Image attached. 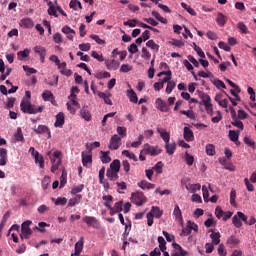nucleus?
<instances>
[{"instance_id":"45","label":"nucleus","mask_w":256,"mask_h":256,"mask_svg":"<svg viewBox=\"0 0 256 256\" xmlns=\"http://www.w3.org/2000/svg\"><path fill=\"white\" fill-rule=\"evenodd\" d=\"M52 201L55 205H61L62 207L67 205V198L65 197H58L56 200L55 198H52Z\"/></svg>"},{"instance_id":"30","label":"nucleus","mask_w":256,"mask_h":256,"mask_svg":"<svg viewBox=\"0 0 256 256\" xmlns=\"http://www.w3.org/2000/svg\"><path fill=\"white\" fill-rule=\"evenodd\" d=\"M138 187L141 189H155V184L147 182V180H142L138 182Z\"/></svg>"},{"instance_id":"22","label":"nucleus","mask_w":256,"mask_h":256,"mask_svg":"<svg viewBox=\"0 0 256 256\" xmlns=\"http://www.w3.org/2000/svg\"><path fill=\"white\" fill-rule=\"evenodd\" d=\"M81 199H83V195L78 194L74 198H71L68 201V207H75V205H79L81 203Z\"/></svg>"},{"instance_id":"41","label":"nucleus","mask_w":256,"mask_h":256,"mask_svg":"<svg viewBox=\"0 0 256 256\" xmlns=\"http://www.w3.org/2000/svg\"><path fill=\"white\" fill-rule=\"evenodd\" d=\"M152 16L155 17V19H157V21H160V23H163V25H167V19L163 18L162 15L159 14V12L153 10Z\"/></svg>"},{"instance_id":"63","label":"nucleus","mask_w":256,"mask_h":256,"mask_svg":"<svg viewBox=\"0 0 256 256\" xmlns=\"http://www.w3.org/2000/svg\"><path fill=\"white\" fill-rule=\"evenodd\" d=\"M184 157L187 165L189 166L193 165L195 158L191 154L186 152Z\"/></svg>"},{"instance_id":"47","label":"nucleus","mask_w":256,"mask_h":256,"mask_svg":"<svg viewBox=\"0 0 256 256\" xmlns=\"http://www.w3.org/2000/svg\"><path fill=\"white\" fill-rule=\"evenodd\" d=\"M181 7L183 9H185L187 11V13H189L190 15H197V13L195 12V9L191 8V6L187 5L185 2L181 3Z\"/></svg>"},{"instance_id":"8","label":"nucleus","mask_w":256,"mask_h":256,"mask_svg":"<svg viewBox=\"0 0 256 256\" xmlns=\"http://www.w3.org/2000/svg\"><path fill=\"white\" fill-rule=\"evenodd\" d=\"M81 157H82V164L84 167H89V165L93 163V155L91 154V152H82Z\"/></svg>"},{"instance_id":"39","label":"nucleus","mask_w":256,"mask_h":256,"mask_svg":"<svg viewBox=\"0 0 256 256\" xmlns=\"http://www.w3.org/2000/svg\"><path fill=\"white\" fill-rule=\"evenodd\" d=\"M29 53H31V51L27 48H25L23 51H19L17 53L19 61H23V59H27V57H29Z\"/></svg>"},{"instance_id":"43","label":"nucleus","mask_w":256,"mask_h":256,"mask_svg":"<svg viewBox=\"0 0 256 256\" xmlns=\"http://www.w3.org/2000/svg\"><path fill=\"white\" fill-rule=\"evenodd\" d=\"M35 163H39L40 169H43L45 167V159L43 158V155L38 154L37 156H34Z\"/></svg>"},{"instance_id":"54","label":"nucleus","mask_w":256,"mask_h":256,"mask_svg":"<svg viewBox=\"0 0 256 256\" xmlns=\"http://www.w3.org/2000/svg\"><path fill=\"white\" fill-rule=\"evenodd\" d=\"M85 189V185L80 184L74 188L71 189V195H77V193H81Z\"/></svg>"},{"instance_id":"51","label":"nucleus","mask_w":256,"mask_h":256,"mask_svg":"<svg viewBox=\"0 0 256 256\" xmlns=\"http://www.w3.org/2000/svg\"><path fill=\"white\" fill-rule=\"evenodd\" d=\"M206 153L210 157H213V155H215V145L213 144L206 145Z\"/></svg>"},{"instance_id":"4","label":"nucleus","mask_w":256,"mask_h":256,"mask_svg":"<svg viewBox=\"0 0 256 256\" xmlns=\"http://www.w3.org/2000/svg\"><path fill=\"white\" fill-rule=\"evenodd\" d=\"M31 221L27 220L22 223L21 225V234H20V239H30L31 235H33V230L29 227L31 225Z\"/></svg>"},{"instance_id":"25","label":"nucleus","mask_w":256,"mask_h":256,"mask_svg":"<svg viewBox=\"0 0 256 256\" xmlns=\"http://www.w3.org/2000/svg\"><path fill=\"white\" fill-rule=\"evenodd\" d=\"M210 239H212V245H219L221 243V233L212 231Z\"/></svg>"},{"instance_id":"24","label":"nucleus","mask_w":256,"mask_h":256,"mask_svg":"<svg viewBox=\"0 0 256 256\" xmlns=\"http://www.w3.org/2000/svg\"><path fill=\"white\" fill-rule=\"evenodd\" d=\"M9 217H11V212L9 211H7L2 217V221L0 223V237L3 233V228L5 227V225H7V221L9 220Z\"/></svg>"},{"instance_id":"38","label":"nucleus","mask_w":256,"mask_h":256,"mask_svg":"<svg viewBox=\"0 0 256 256\" xmlns=\"http://www.w3.org/2000/svg\"><path fill=\"white\" fill-rule=\"evenodd\" d=\"M42 99L44 101H53V99H55V96H53V92L49 91V90H45L42 93Z\"/></svg>"},{"instance_id":"21","label":"nucleus","mask_w":256,"mask_h":256,"mask_svg":"<svg viewBox=\"0 0 256 256\" xmlns=\"http://www.w3.org/2000/svg\"><path fill=\"white\" fill-rule=\"evenodd\" d=\"M7 165V149L0 148V166L5 167Z\"/></svg>"},{"instance_id":"10","label":"nucleus","mask_w":256,"mask_h":256,"mask_svg":"<svg viewBox=\"0 0 256 256\" xmlns=\"http://www.w3.org/2000/svg\"><path fill=\"white\" fill-rule=\"evenodd\" d=\"M34 53L39 55L41 63H45V57L47 56V49L43 46H35Z\"/></svg>"},{"instance_id":"55","label":"nucleus","mask_w":256,"mask_h":256,"mask_svg":"<svg viewBox=\"0 0 256 256\" xmlns=\"http://www.w3.org/2000/svg\"><path fill=\"white\" fill-rule=\"evenodd\" d=\"M139 21H137V19H131L128 21H124L123 25H125V27H137Z\"/></svg>"},{"instance_id":"57","label":"nucleus","mask_w":256,"mask_h":256,"mask_svg":"<svg viewBox=\"0 0 256 256\" xmlns=\"http://www.w3.org/2000/svg\"><path fill=\"white\" fill-rule=\"evenodd\" d=\"M237 197V192L235 191V189H232L230 192V205H232V207H235L236 202L235 199Z\"/></svg>"},{"instance_id":"23","label":"nucleus","mask_w":256,"mask_h":256,"mask_svg":"<svg viewBox=\"0 0 256 256\" xmlns=\"http://www.w3.org/2000/svg\"><path fill=\"white\" fill-rule=\"evenodd\" d=\"M127 97L131 103L139 102V97H137V93L133 89L127 90Z\"/></svg>"},{"instance_id":"62","label":"nucleus","mask_w":256,"mask_h":256,"mask_svg":"<svg viewBox=\"0 0 256 256\" xmlns=\"http://www.w3.org/2000/svg\"><path fill=\"white\" fill-rule=\"evenodd\" d=\"M129 71H133V66H131L129 64H123L120 67V72L121 73H129Z\"/></svg>"},{"instance_id":"7","label":"nucleus","mask_w":256,"mask_h":256,"mask_svg":"<svg viewBox=\"0 0 256 256\" xmlns=\"http://www.w3.org/2000/svg\"><path fill=\"white\" fill-rule=\"evenodd\" d=\"M33 131L37 135H45V133H46L48 139H51V130H49V127H47L45 125H39L37 128H34Z\"/></svg>"},{"instance_id":"5","label":"nucleus","mask_w":256,"mask_h":256,"mask_svg":"<svg viewBox=\"0 0 256 256\" xmlns=\"http://www.w3.org/2000/svg\"><path fill=\"white\" fill-rule=\"evenodd\" d=\"M131 199L132 202L137 205V207H142V205H145V203H147V197H145V194H143V192L132 193Z\"/></svg>"},{"instance_id":"13","label":"nucleus","mask_w":256,"mask_h":256,"mask_svg":"<svg viewBox=\"0 0 256 256\" xmlns=\"http://www.w3.org/2000/svg\"><path fill=\"white\" fill-rule=\"evenodd\" d=\"M19 25L24 29H33L35 24L31 18H23L20 20Z\"/></svg>"},{"instance_id":"1","label":"nucleus","mask_w":256,"mask_h":256,"mask_svg":"<svg viewBox=\"0 0 256 256\" xmlns=\"http://www.w3.org/2000/svg\"><path fill=\"white\" fill-rule=\"evenodd\" d=\"M20 109L23 113H27L28 115H37V113H43V106L36 107L31 104L30 100H26L25 98L21 100Z\"/></svg>"},{"instance_id":"48","label":"nucleus","mask_w":256,"mask_h":256,"mask_svg":"<svg viewBox=\"0 0 256 256\" xmlns=\"http://www.w3.org/2000/svg\"><path fill=\"white\" fill-rule=\"evenodd\" d=\"M176 83H175V81H169L168 83H167V87H166V93L168 94V95H171V93L173 92V89H175V87H176Z\"/></svg>"},{"instance_id":"28","label":"nucleus","mask_w":256,"mask_h":256,"mask_svg":"<svg viewBox=\"0 0 256 256\" xmlns=\"http://www.w3.org/2000/svg\"><path fill=\"white\" fill-rule=\"evenodd\" d=\"M157 133H159L160 137H162L164 143H169L170 141L169 132L165 131V129L157 128Z\"/></svg>"},{"instance_id":"40","label":"nucleus","mask_w":256,"mask_h":256,"mask_svg":"<svg viewBox=\"0 0 256 256\" xmlns=\"http://www.w3.org/2000/svg\"><path fill=\"white\" fill-rule=\"evenodd\" d=\"M48 15H51L52 17H57V10L55 9V4L53 2H48Z\"/></svg>"},{"instance_id":"64","label":"nucleus","mask_w":256,"mask_h":256,"mask_svg":"<svg viewBox=\"0 0 256 256\" xmlns=\"http://www.w3.org/2000/svg\"><path fill=\"white\" fill-rule=\"evenodd\" d=\"M154 171H156L158 175H161V173H163V162H157V164L154 166Z\"/></svg>"},{"instance_id":"6","label":"nucleus","mask_w":256,"mask_h":256,"mask_svg":"<svg viewBox=\"0 0 256 256\" xmlns=\"http://www.w3.org/2000/svg\"><path fill=\"white\" fill-rule=\"evenodd\" d=\"M108 147L112 151H117V149L121 147V137H119L117 134L112 135Z\"/></svg>"},{"instance_id":"53","label":"nucleus","mask_w":256,"mask_h":256,"mask_svg":"<svg viewBox=\"0 0 256 256\" xmlns=\"http://www.w3.org/2000/svg\"><path fill=\"white\" fill-rule=\"evenodd\" d=\"M146 46L149 47L150 49H152L153 51H159V45L157 43H155V41H153V40H149L146 43Z\"/></svg>"},{"instance_id":"33","label":"nucleus","mask_w":256,"mask_h":256,"mask_svg":"<svg viewBox=\"0 0 256 256\" xmlns=\"http://www.w3.org/2000/svg\"><path fill=\"white\" fill-rule=\"evenodd\" d=\"M232 223L234 227H237V229L243 227V222H241V218L239 217L238 212L232 217Z\"/></svg>"},{"instance_id":"12","label":"nucleus","mask_w":256,"mask_h":256,"mask_svg":"<svg viewBox=\"0 0 256 256\" xmlns=\"http://www.w3.org/2000/svg\"><path fill=\"white\" fill-rule=\"evenodd\" d=\"M63 125H65V114L63 112H59L56 115V121L54 123V127H59L61 129Z\"/></svg>"},{"instance_id":"52","label":"nucleus","mask_w":256,"mask_h":256,"mask_svg":"<svg viewBox=\"0 0 256 256\" xmlns=\"http://www.w3.org/2000/svg\"><path fill=\"white\" fill-rule=\"evenodd\" d=\"M98 147H101V143L99 142H93L91 144H86V149H88V152H92L93 149H97Z\"/></svg>"},{"instance_id":"19","label":"nucleus","mask_w":256,"mask_h":256,"mask_svg":"<svg viewBox=\"0 0 256 256\" xmlns=\"http://www.w3.org/2000/svg\"><path fill=\"white\" fill-rule=\"evenodd\" d=\"M240 241L239 238H237V236L235 235H231L230 237H228L227 241H226V245H228L231 249H233V247L239 245Z\"/></svg>"},{"instance_id":"46","label":"nucleus","mask_w":256,"mask_h":256,"mask_svg":"<svg viewBox=\"0 0 256 256\" xmlns=\"http://www.w3.org/2000/svg\"><path fill=\"white\" fill-rule=\"evenodd\" d=\"M237 29H239V31H241V33H243L244 35H248L249 33V28H247V25H245V23L243 22H239L237 24Z\"/></svg>"},{"instance_id":"61","label":"nucleus","mask_w":256,"mask_h":256,"mask_svg":"<svg viewBox=\"0 0 256 256\" xmlns=\"http://www.w3.org/2000/svg\"><path fill=\"white\" fill-rule=\"evenodd\" d=\"M53 41L56 44L63 43V35L61 33L57 32L53 35Z\"/></svg>"},{"instance_id":"17","label":"nucleus","mask_w":256,"mask_h":256,"mask_svg":"<svg viewBox=\"0 0 256 256\" xmlns=\"http://www.w3.org/2000/svg\"><path fill=\"white\" fill-rule=\"evenodd\" d=\"M106 67H107V69H109V71H117V69H119V61H117L115 59L107 60Z\"/></svg>"},{"instance_id":"16","label":"nucleus","mask_w":256,"mask_h":256,"mask_svg":"<svg viewBox=\"0 0 256 256\" xmlns=\"http://www.w3.org/2000/svg\"><path fill=\"white\" fill-rule=\"evenodd\" d=\"M80 116L84 121H91V112L89 111V107L84 106L80 109Z\"/></svg>"},{"instance_id":"20","label":"nucleus","mask_w":256,"mask_h":256,"mask_svg":"<svg viewBox=\"0 0 256 256\" xmlns=\"http://www.w3.org/2000/svg\"><path fill=\"white\" fill-rule=\"evenodd\" d=\"M148 213H151L152 217H155V219H161V217L163 216V210H161L157 206H153Z\"/></svg>"},{"instance_id":"36","label":"nucleus","mask_w":256,"mask_h":256,"mask_svg":"<svg viewBox=\"0 0 256 256\" xmlns=\"http://www.w3.org/2000/svg\"><path fill=\"white\" fill-rule=\"evenodd\" d=\"M186 189L189 193H196V191H201V184H188L186 185Z\"/></svg>"},{"instance_id":"34","label":"nucleus","mask_w":256,"mask_h":256,"mask_svg":"<svg viewBox=\"0 0 256 256\" xmlns=\"http://www.w3.org/2000/svg\"><path fill=\"white\" fill-rule=\"evenodd\" d=\"M239 130H230L229 131V139L230 141H233V143H237L239 141Z\"/></svg>"},{"instance_id":"2","label":"nucleus","mask_w":256,"mask_h":256,"mask_svg":"<svg viewBox=\"0 0 256 256\" xmlns=\"http://www.w3.org/2000/svg\"><path fill=\"white\" fill-rule=\"evenodd\" d=\"M162 149L159 146H152L149 143L144 144V148L142 149V153L144 155H151V157H157V155H161Z\"/></svg>"},{"instance_id":"37","label":"nucleus","mask_w":256,"mask_h":256,"mask_svg":"<svg viewBox=\"0 0 256 256\" xmlns=\"http://www.w3.org/2000/svg\"><path fill=\"white\" fill-rule=\"evenodd\" d=\"M98 97H100V99H103L106 105H113V101H111L109 98L111 97V94L107 96V94H105L104 92H98Z\"/></svg>"},{"instance_id":"29","label":"nucleus","mask_w":256,"mask_h":256,"mask_svg":"<svg viewBox=\"0 0 256 256\" xmlns=\"http://www.w3.org/2000/svg\"><path fill=\"white\" fill-rule=\"evenodd\" d=\"M216 22L220 27H225V23H227V16L223 15V13L219 12L217 14Z\"/></svg>"},{"instance_id":"3","label":"nucleus","mask_w":256,"mask_h":256,"mask_svg":"<svg viewBox=\"0 0 256 256\" xmlns=\"http://www.w3.org/2000/svg\"><path fill=\"white\" fill-rule=\"evenodd\" d=\"M200 99L206 109V113L210 116H213V104L211 103V96L207 93L200 94Z\"/></svg>"},{"instance_id":"31","label":"nucleus","mask_w":256,"mask_h":256,"mask_svg":"<svg viewBox=\"0 0 256 256\" xmlns=\"http://www.w3.org/2000/svg\"><path fill=\"white\" fill-rule=\"evenodd\" d=\"M100 161L104 164L111 163V156H109V151H100Z\"/></svg>"},{"instance_id":"35","label":"nucleus","mask_w":256,"mask_h":256,"mask_svg":"<svg viewBox=\"0 0 256 256\" xmlns=\"http://www.w3.org/2000/svg\"><path fill=\"white\" fill-rule=\"evenodd\" d=\"M158 243L160 251H162V253H165V251H167V242L165 241V238H163V236H159Z\"/></svg>"},{"instance_id":"49","label":"nucleus","mask_w":256,"mask_h":256,"mask_svg":"<svg viewBox=\"0 0 256 256\" xmlns=\"http://www.w3.org/2000/svg\"><path fill=\"white\" fill-rule=\"evenodd\" d=\"M172 247L174 249L172 253H187V251H185V249H183V247L176 242L172 244Z\"/></svg>"},{"instance_id":"32","label":"nucleus","mask_w":256,"mask_h":256,"mask_svg":"<svg viewBox=\"0 0 256 256\" xmlns=\"http://www.w3.org/2000/svg\"><path fill=\"white\" fill-rule=\"evenodd\" d=\"M110 171H116L119 173L121 171V161L119 160H113V162L110 164Z\"/></svg>"},{"instance_id":"50","label":"nucleus","mask_w":256,"mask_h":256,"mask_svg":"<svg viewBox=\"0 0 256 256\" xmlns=\"http://www.w3.org/2000/svg\"><path fill=\"white\" fill-rule=\"evenodd\" d=\"M122 155L128 157V159H132V161H137V156L133 152H129V150L122 151Z\"/></svg>"},{"instance_id":"15","label":"nucleus","mask_w":256,"mask_h":256,"mask_svg":"<svg viewBox=\"0 0 256 256\" xmlns=\"http://www.w3.org/2000/svg\"><path fill=\"white\" fill-rule=\"evenodd\" d=\"M183 137L187 142L193 141L195 139V136L193 135V130L189 127H184Z\"/></svg>"},{"instance_id":"56","label":"nucleus","mask_w":256,"mask_h":256,"mask_svg":"<svg viewBox=\"0 0 256 256\" xmlns=\"http://www.w3.org/2000/svg\"><path fill=\"white\" fill-rule=\"evenodd\" d=\"M14 139L15 141H24V137H23V131L21 130V128L17 129V132L14 135Z\"/></svg>"},{"instance_id":"44","label":"nucleus","mask_w":256,"mask_h":256,"mask_svg":"<svg viewBox=\"0 0 256 256\" xmlns=\"http://www.w3.org/2000/svg\"><path fill=\"white\" fill-rule=\"evenodd\" d=\"M52 78L54 79V81H47L44 80V83H46V85H50V87H57V85H59V76L58 75H53Z\"/></svg>"},{"instance_id":"58","label":"nucleus","mask_w":256,"mask_h":256,"mask_svg":"<svg viewBox=\"0 0 256 256\" xmlns=\"http://www.w3.org/2000/svg\"><path fill=\"white\" fill-rule=\"evenodd\" d=\"M141 57H142V59H146V61H149V59H151V53L149 52V50H147L146 47L142 48Z\"/></svg>"},{"instance_id":"59","label":"nucleus","mask_w":256,"mask_h":256,"mask_svg":"<svg viewBox=\"0 0 256 256\" xmlns=\"http://www.w3.org/2000/svg\"><path fill=\"white\" fill-rule=\"evenodd\" d=\"M168 43L169 45H174V47H185V43L177 39H172V41H169Z\"/></svg>"},{"instance_id":"14","label":"nucleus","mask_w":256,"mask_h":256,"mask_svg":"<svg viewBox=\"0 0 256 256\" xmlns=\"http://www.w3.org/2000/svg\"><path fill=\"white\" fill-rule=\"evenodd\" d=\"M173 215L178 223L183 225V214L181 213V208H179V205H175Z\"/></svg>"},{"instance_id":"27","label":"nucleus","mask_w":256,"mask_h":256,"mask_svg":"<svg viewBox=\"0 0 256 256\" xmlns=\"http://www.w3.org/2000/svg\"><path fill=\"white\" fill-rule=\"evenodd\" d=\"M106 177H108L110 181H117V179H119V172L115 170H107Z\"/></svg>"},{"instance_id":"26","label":"nucleus","mask_w":256,"mask_h":256,"mask_svg":"<svg viewBox=\"0 0 256 256\" xmlns=\"http://www.w3.org/2000/svg\"><path fill=\"white\" fill-rule=\"evenodd\" d=\"M165 149L168 155H173V153H175V150L177 149V144H175V142L173 143L166 142Z\"/></svg>"},{"instance_id":"42","label":"nucleus","mask_w":256,"mask_h":256,"mask_svg":"<svg viewBox=\"0 0 256 256\" xmlns=\"http://www.w3.org/2000/svg\"><path fill=\"white\" fill-rule=\"evenodd\" d=\"M180 113L182 115H186V117H188V119H192V121H195L196 119L195 112H193V110H181Z\"/></svg>"},{"instance_id":"18","label":"nucleus","mask_w":256,"mask_h":256,"mask_svg":"<svg viewBox=\"0 0 256 256\" xmlns=\"http://www.w3.org/2000/svg\"><path fill=\"white\" fill-rule=\"evenodd\" d=\"M84 238L81 237L79 239L78 242H76L75 244V252H74V256H80L81 255V251H83V245H84Z\"/></svg>"},{"instance_id":"60","label":"nucleus","mask_w":256,"mask_h":256,"mask_svg":"<svg viewBox=\"0 0 256 256\" xmlns=\"http://www.w3.org/2000/svg\"><path fill=\"white\" fill-rule=\"evenodd\" d=\"M194 51H196L198 57H201V59H205V52L201 49V47L197 46V44L194 43Z\"/></svg>"},{"instance_id":"11","label":"nucleus","mask_w":256,"mask_h":256,"mask_svg":"<svg viewBox=\"0 0 256 256\" xmlns=\"http://www.w3.org/2000/svg\"><path fill=\"white\" fill-rule=\"evenodd\" d=\"M83 223H86V225H88V227H97V225H99V220H97V218L93 217V216H85L82 219Z\"/></svg>"},{"instance_id":"9","label":"nucleus","mask_w":256,"mask_h":256,"mask_svg":"<svg viewBox=\"0 0 256 256\" xmlns=\"http://www.w3.org/2000/svg\"><path fill=\"white\" fill-rule=\"evenodd\" d=\"M155 104L157 109L162 113H169V106L166 101H163V99L157 98Z\"/></svg>"}]
</instances>
